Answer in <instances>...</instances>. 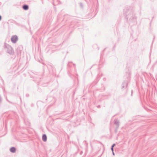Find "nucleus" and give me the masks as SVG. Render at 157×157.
I'll return each mask as SVG.
<instances>
[{"label": "nucleus", "instance_id": "nucleus-1", "mask_svg": "<svg viewBox=\"0 0 157 157\" xmlns=\"http://www.w3.org/2000/svg\"><path fill=\"white\" fill-rule=\"evenodd\" d=\"M5 48L7 49L6 52L11 55H13L14 54V51L12 47L8 44L5 43Z\"/></svg>", "mask_w": 157, "mask_h": 157}, {"label": "nucleus", "instance_id": "nucleus-2", "mask_svg": "<svg viewBox=\"0 0 157 157\" xmlns=\"http://www.w3.org/2000/svg\"><path fill=\"white\" fill-rule=\"evenodd\" d=\"M18 40V36L16 35H14L11 36V40L13 43H16Z\"/></svg>", "mask_w": 157, "mask_h": 157}, {"label": "nucleus", "instance_id": "nucleus-3", "mask_svg": "<svg viewBox=\"0 0 157 157\" xmlns=\"http://www.w3.org/2000/svg\"><path fill=\"white\" fill-rule=\"evenodd\" d=\"M128 84V82L127 81H124L122 84V88L124 89V88H127Z\"/></svg>", "mask_w": 157, "mask_h": 157}, {"label": "nucleus", "instance_id": "nucleus-4", "mask_svg": "<svg viewBox=\"0 0 157 157\" xmlns=\"http://www.w3.org/2000/svg\"><path fill=\"white\" fill-rule=\"evenodd\" d=\"M132 16L131 17V18H130V20L132 21H133L134 22H135L136 20V17L135 16L133 15V13H132Z\"/></svg>", "mask_w": 157, "mask_h": 157}, {"label": "nucleus", "instance_id": "nucleus-5", "mask_svg": "<svg viewBox=\"0 0 157 157\" xmlns=\"http://www.w3.org/2000/svg\"><path fill=\"white\" fill-rule=\"evenodd\" d=\"M42 140L44 142H46L47 140V137L46 134H43L42 137Z\"/></svg>", "mask_w": 157, "mask_h": 157}, {"label": "nucleus", "instance_id": "nucleus-6", "mask_svg": "<svg viewBox=\"0 0 157 157\" xmlns=\"http://www.w3.org/2000/svg\"><path fill=\"white\" fill-rule=\"evenodd\" d=\"M22 8L25 10H27L29 9V6L27 5L24 4Z\"/></svg>", "mask_w": 157, "mask_h": 157}, {"label": "nucleus", "instance_id": "nucleus-7", "mask_svg": "<svg viewBox=\"0 0 157 157\" xmlns=\"http://www.w3.org/2000/svg\"><path fill=\"white\" fill-rule=\"evenodd\" d=\"M16 148L14 147H12L10 149V151L12 153H14L16 152Z\"/></svg>", "mask_w": 157, "mask_h": 157}, {"label": "nucleus", "instance_id": "nucleus-8", "mask_svg": "<svg viewBox=\"0 0 157 157\" xmlns=\"http://www.w3.org/2000/svg\"><path fill=\"white\" fill-rule=\"evenodd\" d=\"M114 124H116L117 125V129L119 126V121L118 120H116L115 121Z\"/></svg>", "mask_w": 157, "mask_h": 157}, {"label": "nucleus", "instance_id": "nucleus-9", "mask_svg": "<svg viewBox=\"0 0 157 157\" xmlns=\"http://www.w3.org/2000/svg\"><path fill=\"white\" fill-rule=\"evenodd\" d=\"M116 145V144H113L111 146V150H113V147H114Z\"/></svg>", "mask_w": 157, "mask_h": 157}, {"label": "nucleus", "instance_id": "nucleus-10", "mask_svg": "<svg viewBox=\"0 0 157 157\" xmlns=\"http://www.w3.org/2000/svg\"><path fill=\"white\" fill-rule=\"evenodd\" d=\"M80 6L82 8H83V7L82 3H80Z\"/></svg>", "mask_w": 157, "mask_h": 157}, {"label": "nucleus", "instance_id": "nucleus-11", "mask_svg": "<svg viewBox=\"0 0 157 157\" xmlns=\"http://www.w3.org/2000/svg\"><path fill=\"white\" fill-rule=\"evenodd\" d=\"M112 151V154L113 155H115V154H114V153L113 151V150H111Z\"/></svg>", "mask_w": 157, "mask_h": 157}, {"label": "nucleus", "instance_id": "nucleus-12", "mask_svg": "<svg viewBox=\"0 0 157 157\" xmlns=\"http://www.w3.org/2000/svg\"><path fill=\"white\" fill-rule=\"evenodd\" d=\"M127 11V9H124V13L125 12H126V11Z\"/></svg>", "mask_w": 157, "mask_h": 157}, {"label": "nucleus", "instance_id": "nucleus-13", "mask_svg": "<svg viewBox=\"0 0 157 157\" xmlns=\"http://www.w3.org/2000/svg\"><path fill=\"white\" fill-rule=\"evenodd\" d=\"M2 19V17L0 15V21Z\"/></svg>", "mask_w": 157, "mask_h": 157}, {"label": "nucleus", "instance_id": "nucleus-14", "mask_svg": "<svg viewBox=\"0 0 157 157\" xmlns=\"http://www.w3.org/2000/svg\"><path fill=\"white\" fill-rule=\"evenodd\" d=\"M97 107L98 108H100V105H98L97 106Z\"/></svg>", "mask_w": 157, "mask_h": 157}, {"label": "nucleus", "instance_id": "nucleus-15", "mask_svg": "<svg viewBox=\"0 0 157 157\" xmlns=\"http://www.w3.org/2000/svg\"><path fill=\"white\" fill-rule=\"evenodd\" d=\"M132 94H131V95H132Z\"/></svg>", "mask_w": 157, "mask_h": 157}, {"label": "nucleus", "instance_id": "nucleus-16", "mask_svg": "<svg viewBox=\"0 0 157 157\" xmlns=\"http://www.w3.org/2000/svg\"><path fill=\"white\" fill-rule=\"evenodd\" d=\"M73 65H74V67H75V64H74Z\"/></svg>", "mask_w": 157, "mask_h": 157}, {"label": "nucleus", "instance_id": "nucleus-17", "mask_svg": "<svg viewBox=\"0 0 157 157\" xmlns=\"http://www.w3.org/2000/svg\"><path fill=\"white\" fill-rule=\"evenodd\" d=\"M28 96H29V94H27L26 95V96L27 97Z\"/></svg>", "mask_w": 157, "mask_h": 157}, {"label": "nucleus", "instance_id": "nucleus-18", "mask_svg": "<svg viewBox=\"0 0 157 157\" xmlns=\"http://www.w3.org/2000/svg\"><path fill=\"white\" fill-rule=\"evenodd\" d=\"M42 3L43 4H44L43 2V1L42 0Z\"/></svg>", "mask_w": 157, "mask_h": 157}, {"label": "nucleus", "instance_id": "nucleus-19", "mask_svg": "<svg viewBox=\"0 0 157 157\" xmlns=\"http://www.w3.org/2000/svg\"><path fill=\"white\" fill-rule=\"evenodd\" d=\"M20 100H21V97H20Z\"/></svg>", "mask_w": 157, "mask_h": 157}, {"label": "nucleus", "instance_id": "nucleus-20", "mask_svg": "<svg viewBox=\"0 0 157 157\" xmlns=\"http://www.w3.org/2000/svg\"><path fill=\"white\" fill-rule=\"evenodd\" d=\"M1 2H0V5H1Z\"/></svg>", "mask_w": 157, "mask_h": 157}]
</instances>
